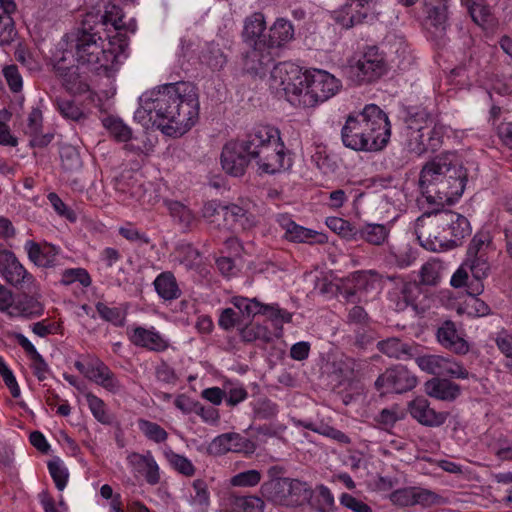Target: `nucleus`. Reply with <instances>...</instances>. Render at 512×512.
<instances>
[{"label": "nucleus", "instance_id": "obj_1", "mask_svg": "<svg viewBox=\"0 0 512 512\" xmlns=\"http://www.w3.org/2000/svg\"><path fill=\"white\" fill-rule=\"evenodd\" d=\"M141 106L134 118L150 128H172L171 124L191 128L199 118V95L197 87L186 81L167 83L140 97Z\"/></svg>", "mask_w": 512, "mask_h": 512}, {"label": "nucleus", "instance_id": "obj_2", "mask_svg": "<svg viewBox=\"0 0 512 512\" xmlns=\"http://www.w3.org/2000/svg\"><path fill=\"white\" fill-rule=\"evenodd\" d=\"M271 86L282 91L287 101L294 106L314 107L336 95L341 81L322 69L301 68L291 62H281L271 72Z\"/></svg>", "mask_w": 512, "mask_h": 512}, {"label": "nucleus", "instance_id": "obj_3", "mask_svg": "<svg viewBox=\"0 0 512 512\" xmlns=\"http://www.w3.org/2000/svg\"><path fill=\"white\" fill-rule=\"evenodd\" d=\"M467 171L455 153L446 152L427 162L421 169L419 189L428 204L443 208L463 194Z\"/></svg>", "mask_w": 512, "mask_h": 512}, {"label": "nucleus", "instance_id": "obj_4", "mask_svg": "<svg viewBox=\"0 0 512 512\" xmlns=\"http://www.w3.org/2000/svg\"><path fill=\"white\" fill-rule=\"evenodd\" d=\"M93 17L85 16L75 38L74 56L80 65L109 75L117 69L127 47V37L118 33L107 42L101 36L103 24L92 25Z\"/></svg>", "mask_w": 512, "mask_h": 512}, {"label": "nucleus", "instance_id": "obj_5", "mask_svg": "<svg viewBox=\"0 0 512 512\" xmlns=\"http://www.w3.org/2000/svg\"><path fill=\"white\" fill-rule=\"evenodd\" d=\"M252 139L254 159L262 173L275 174L292 166L280 130H253Z\"/></svg>", "mask_w": 512, "mask_h": 512}, {"label": "nucleus", "instance_id": "obj_6", "mask_svg": "<svg viewBox=\"0 0 512 512\" xmlns=\"http://www.w3.org/2000/svg\"><path fill=\"white\" fill-rule=\"evenodd\" d=\"M261 493L268 501L277 505L297 507L313 500L314 491L308 483L298 479L279 477L261 486Z\"/></svg>", "mask_w": 512, "mask_h": 512}, {"label": "nucleus", "instance_id": "obj_7", "mask_svg": "<svg viewBox=\"0 0 512 512\" xmlns=\"http://www.w3.org/2000/svg\"><path fill=\"white\" fill-rule=\"evenodd\" d=\"M253 131L244 139L227 142L221 152V166L223 170L233 176L241 177L246 173L248 166L254 159Z\"/></svg>", "mask_w": 512, "mask_h": 512}, {"label": "nucleus", "instance_id": "obj_8", "mask_svg": "<svg viewBox=\"0 0 512 512\" xmlns=\"http://www.w3.org/2000/svg\"><path fill=\"white\" fill-rule=\"evenodd\" d=\"M449 223L448 218L440 216V208L422 214L416 220L415 233L421 245L430 251L447 248V240L443 227Z\"/></svg>", "mask_w": 512, "mask_h": 512}, {"label": "nucleus", "instance_id": "obj_9", "mask_svg": "<svg viewBox=\"0 0 512 512\" xmlns=\"http://www.w3.org/2000/svg\"><path fill=\"white\" fill-rule=\"evenodd\" d=\"M386 71L383 54L376 46H369L349 66V74L357 84L370 83L379 79Z\"/></svg>", "mask_w": 512, "mask_h": 512}, {"label": "nucleus", "instance_id": "obj_10", "mask_svg": "<svg viewBox=\"0 0 512 512\" xmlns=\"http://www.w3.org/2000/svg\"><path fill=\"white\" fill-rule=\"evenodd\" d=\"M230 303L239 310V312L248 318L256 315H265L275 325L289 323L292 320V314L287 310L281 309L278 305H269L261 303L257 298H247L243 296H233Z\"/></svg>", "mask_w": 512, "mask_h": 512}, {"label": "nucleus", "instance_id": "obj_11", "mask_svg": "<svg viewBox=\"0 0 512 512\" xmlns=\"http://www.w3.org/2000/svg\"><path fill=\"white\" fill-rule=\"evenodd\" d=\"M222 214L227 225L242 230L253 229L259 223L257 205L250 199H239L237 203L223 206Z\"/></svg>", "mask_w": 512, "mask_h": 512}, {"label": "nucleus", "instance_id": "obj_12", "mask_svg": "<svg viewBox=\"0 0 512 512\" xmlns=\"http://www.w3.org/2000/svg\"><path fill=\"white\" fill-rule=\"evenodd\" d=\"M417 384V378L403 365H396L385 370L375 381L378 391L405 393Z\"/></svg>", "mask_w": 512, "mask_h": 512}, {"label": "nucleus", "instance_id": "obj_13", "mask_svg": "<svg viewBox=\"0 0 512 512\" xmlns=\"http://www.w3.org/2000/svg\"><path fill=\"white\" fill-rule=\"evenodd\" d=\"M343 144L355 151H379L383 149L391 136V130H384L374 136L375 130H341Z\"/></svg>", "mask_w": 512, "mask_h": 512}, {"label": "nucleus", "instance_id": "obj_14", "mask_svg": "<svg viewBox=\"0 0 512 512\" xmlns=\"http://www.w3.org/2000/svg\"><path fill=\"white\" fill-rule=\"evenodd\" d=\"M0 275L16 288L29 287L35 281L34 276L20 263L14 252L0 251Z\"/></svg>", "mask_w": 512, "mask_h": 512}, {"label": "nucleus", "instance_id": "obj_15", "mask_svg": "<svg viewBox=\"0 0 512 512\" xmlns=\"http://www.w3.org/2000/svg\"><path fill=\"white\" fill-rule=\"evenodd\" d=\"M331 17L343 29H351L377 20L375 12L365 6H358L354 0H346L344 5L332 12Z\"/></svg>", "mask_w": 512, "mask_h": 512}, {"label": "nucleus", "instance_id": "obj_16", "mask_svg": "<svg viewBox=\"0 0 512 512\" xmlns=\"http://www.w3.org/2000/svg\"><path fill=\"white\" fill-rule=\"evenodd\" d=\"M117 142H124V148L135 153L148 155L153 151L158 137L156 130H109Z\"/></svg>", "mask_w": 512, "mask_h": 512}, {"label": "nucleus", "instance_id": "obj_17", "mask_svg": "<svg viewBox=\"0 0 512 512\" xmlns=\"http://www.w3.org/2000/svg\"><path fill=\"white\" fill-rule=\"evenodd\" d=\"M448 0H426L424 26L430 36L440 39L445 35L447 28Z\"/></svg>", "mask_w": 512, "mask_h": 512}, {"label": "nucleus", "instance_id": "obj_18", "mask_svg": "<svg viewBox=\"0 0 512 512\" xmlns=\"http://www.w3.org/2000/svg\"><path fill=\"white\" fill-rule=\"evenodd\" d=\"M249 49L243 56V70L250 75L264 74L273 62L271 49L266 42L257 45H247Z\"/></svg>", "mask_w": 512, "mask_h": 512}, {"label": "nucleus", "instance_id": "obj_19", "mask_svg": "<svg viewBox=\"0 0 512 512\" xmlns=\"http://www.w3.org/2000/svg\"><path fill=\"white\" fill-rule=\"evenodd\" d=\"M130 342L149 351L163 352L169 347V341L154 327L135 326L127 332Z\"/></svg>", "mask_w": 512, "mask_h": 512}, {"label": "nucleus", "instance_id": "obj_20", "mask_svg": "<svg viewBox=\"0 0 512 512\" xmlns=\"http://www.w3.org/2000/svg\"><path fill=\"white\" fill-rule=\"evenodd\" d=\"M422 295L423 290L420 283L400 279L390 292V299L395 302V309L398 311L405 310L408 306L418 310L419 298Z\"/></svg>", "mask_w": 512, "mask_h": 512}, {"label": "nucleus", "instance_id": "obj_21", "mask_svg": "<svg viewBox=\"0 0 512 512\" xmlns=\"http://www.w3.org/2000/svg\"><path fill=\"white\" fill-rule=\"evenodd\" d=\"M115 189L124 196L123 200L131 199L141 201L146 193L145 181L142 172L123 171L115 181Z\"/></svg>", "mask_w": 512, "mask_h": 512}, {"label": "nucleus", "instance_id": "obj_22", "mask_svg": "<svg viewBox=\"0 0 512 512\" xmlns=\"http://www.w3.org/2000/svg\"><path fill=\"white\" fill-rule=\"evenodd\" d=\"M440 216L449 219V223L443 227L445 235L449 238L447 240V248L458 246L462 239L470 235V223L463 215L440 208Z\"/></svg>", "mask_w": 512, "mask_h": 512}, {"label": "nucleus", "instance_id": "obj_23", "mask_svg": "<svg viewBox=\"0 0 512 512\" xmlns=\"http://www.w3.org/2000/svg\"><path fill=\"white\" fill-rule=\"evenodd\" d=\"M408 409L415 420L427 427L441 426L448 417V413L439 412L432 408L429 401L424 397H417L412 400Z\"/></svg>", "mask_w": 512, "mask_h": 512}, {"label": "nucleus", "instance_id": "obj_24", "mask_svg": "<svg viewBox=\"0 0 512 512\" xmlns=\"http://www.w3.org/2000/svg\"><path fill=\"white\" fill-rule=\"evenodd\" d=\"M351 124L371 128H390L391 126L386 112L376 104H367L361 112L349 114L343 128H349Z\"/></svg>", "mask_w": 512, "mask_h": 512}, {"label": "nucleus", "instance_id": "obj_25", "mask_svg": "<svg viewBox=\"0 0 512 512\" xmlns=\"http://www.w3.org/2000/svg\"><path fill=\"white\" fill-rule=\"evenodd\" d=\"M442 144L443 130H412L409 135V149L417 155L435 152Z\"/></svg>", "mask_w": 512, "mask_h": 512}, {"label": "nucleus", "instance_id": "obj_26", "mask_svg": "<svg viewBox=\"0 0 512 512\" xmlns=\"http://www.w3.org/2000/svg\"><path fill=\"white\" fill-rule=\"evenodd\" d=\"M24 250L28 259L38 267L52 268L56 265L59 250L50 243L27 240L24 244Z\"/></svg>", "mask_w": 512, "mask_h": 512}, {"label": "nucleus", "instance_id": "obj_27", "mask_svg": "<svg viewBox=\"0 0 512 512\" xmlns=\"http://www.w3.org/2000/svg\"><path fill=\"white\" fill-rule=\"evenodd\" d=\"M128 464L138 473L142 474L149 485L160 482V468L151 451L145 454L132 452L127 456Z\"/></svg>", "mask_w": 512, "mask_h": 512}, {"label": "nucleus", "instance_id": "obj_28", "mask_svg": "<svg viewBox=\"0 0 512 512\" xmlns=\"http://www.w3.org/2000/svg\"><path fill=\"white\" fill-rule=\"evenodd\" d=\"M56 74L61 79L62 85L72 94H82L89 90L87 79L80 73L78 66H64L59 61L54 66Z\"/></svg>", "mask_w": 512, "mask_h": 512}, {"label": "nucleus", "instance_id": "obj_29", "mask_svg": "<svg viewBox=\"0 0 512 512\" xmlns=\"http://www.w3.org/2000/svg\"><path fill=\"white\" fill-rule=\"evenodd\" d=\"M437 340L445 348L464 355L469 351L468 342L458 334L454 322L447 320L437 329Z\"/></svg>", "mask_w": 512, "mask_h": 512}, {"label": "nucleus", "instance_id": "obj_30", "mask_svg": "<svg viewBox=\"0 0 512 512\" xmlns=\"http://www.w3.org/2000/svg\"><path fill=\"white\" fill-rule=\"evenodd\" d=\"M377 349L384 355L397 360H409L417 355L418 345L409 344L391 337L377 343Z\"/></svg>", "mask_w": 512, "mask_h": 512}, {"label": "nucleus", "instance_id": "obj_31", "mask_svg": "<svg viewBox=\"0 0 512 512\" xmlns=\"http://www.w3.org/2000/svg\"><path fill=\"white\" fill-rule=\"evenodd\" d=\"M390 228L384 224L365 223L354 231L353 240H362L374 246L383 245L389 237Z\"/></svg>", "mask_w": 512, "mask_h": 512}, {"label": "nucleus", "instance_id": "obj_32", "mask_svg": "<svg viewBox=\"0 0 512 512\" xmlns=\"http://www.w3.org/2000/svg\"><path fill=\"white\" fill-rule=\"evenodd\" d=\"M347 285L344 286L342 295L348 302H356L362 300V293L368 291L373 287L369 275L365 271L353 272L347 280Z\"/></svg>", "mask_w": 512, "mask_h": 512}, {"label": "nucleus", "instance_id": "obj_33", "mask_svg": "<svg viewBox=\"0 0 512 512\" xmlns=\"http://www.w3.org/2000/svg\"><path fill=\"white\" fill-rule=\"evenodd\" d=\"M89 380L100 385L109 392L116 393L120 390L121 385L115 374L100 359L95 358L93 367L90 369Z\"/></svg>", "mask_w": 512, "mask_h": 512}, {"label": "nucleus", "instance_id": "obj_34", "mask_svg": "<svg viewBox=\"0 0 512 512\" xmlns=\"http://www.w3.org/2000/svg\"><path fill=\"white\" fill-rule=\"evenodd\" d=\"M16 10L13 0H0V45L10 44L16 36L12 13Z\"/></svg>", "mask_w": 512, "mask_h": 512}, {"label": "nucleus", "instance_id": "obj_35", "mask_svg": "<svg viewBox=\"0 0 512 512\" xmlns=\"http://www.w3.org/2000/svg\"><path fill=\"white\" fill-rule=\"evenodd\" d=\"M266 29V20L261 12H255L244 21L242 32L243 41L246 45H257L258 42H266L262 37Z\"/></svg>", "mask_w": 512, "mask_h": 512}, {"label": "nucleus", "instance_id": "obj_36", "mask_svg": "<svg viewBox=\"0 0 512 512\" xmlns=\"http://www.w3.org/2000/svg\"><path fill=\"white\" fill-rule=\"evenodd\" d=\"M367 366L366 361L344 357L334 363V372L341 378V381L350 383L360 380Z\"/></svg>", "mask_w": 512, "mask_h": 512}, {"label": "nucleus", "instance_id": "obj_37", "mask_svg": "<svg viewBox=\"0 0 512 512\" xmlns=\"http://www.w3.org/2000/svg\"><path fill=\"white\" fill-rule=\"evenodd\" d=\"M429 396L439 400L453 401L460 395V386L447 379L434 378L425 384Z\"/></svg>", "mask_w": 512, "mask_h": 512}, {"label": "nucleus", "instance_id": "obj_38", "mask_svg": "<svg viewBox=\"0 0 512 512\" xmlns=\"http://www.w3.org/2000/svg\"><path fill=\"white\" fill-rule=\"evenodd\" d=\"M294 37V27L292 23L284 18H278L269 30V38L266 41L267 46L272 48L281 47Z\"/></svg>", "mask_w": 512, "mask_h": 512}, {"label": "nucleus", "instance_id": "obj_39", "mask_svg": "<svg viewBox=\"0 0 512 512\" xmlns=\"http://www.w3.org/2000/svg\"><path fill=\"white\" fill-rule=\"evenodd\" d=\"M243 438L238 433H224L215 437L208 446V452L214 455H223L227 452L242 450Z\"/></svg>", "mask_w": 512, "mask_h": 512}, {"label": "nucleus", "instance_id": "obj_40", "mask_svg": "<svg viewBox=\"0 0 512 512\" xmlns=\"http://www.w3.org/2000/svg\"><path fill=\"white\" fill-rule=\"evenodd\" d=\"M85 16H92L93 22L92 25H96L97 23L103 24V31L106 30L108 24H110L114 30L118 33H122L121 31L125 29V24L123 22L124 14L122 9L114 4H110L106 7L104 14H93L88 13Z\"/></svg>", "mask_w": 512, "mask_h": 512}, {"label": "nucleus", "instance_id": "obj_41", "mask_svg": "<svg viewBox=\"0 0 512 512\" xmlns=\"http://www.w3.org/2000/svg\"><path fill=\"white\" fill-rule=\"evenodd\" d=\"M153 284L157 294L164 300L177 299L181 295L176 278L170 271L160 273Z\"/></svg>", "mask_w": 512, "mask_h": 512}, {"label": "nucleus", "instance_id": "obj_42", "mask_svg": "<svg viewBox=\"0 0 512 512\" xmlns=\"http://www.w3.org/2000/svg\"><path fill=\"white\" fill-rule=\"evenodd\" d=\"M464 263L468 267L473 278L477 281L476 288H474L473 291L479 293L483 288L481 280L486 278L490 271L488 256L486 254L467 256Z\"/></svg>", "mask_w": 512, "mask_h": 512}, {"label": "nucleus", "instance_id": "obj_43", "mask_svg": "<svg viewBox=\"0 0 512 512\" xmlns=\"http://www.w3.org/2000/svg\"><path fill=\"white\" fill-rule=\"evenodd\" d=\"M230 512H263L264 501L257 496H236L229 498Z\"/></svg>", "mask_w": 512, "mask_h": 512}, {"label": "nucleus", "instance_id": "obj_44", "mask_svg": "<svg viewBox=\"0 0 512 512\" xmlns=\"http://www.w3.org/2000/svg\"><path fill=\"white\" fill-rule=\"evenodd\" d=\"M43 310V305L36 298L25 295L13 305L9 315L31 318L42 315Z\"/></svg>", "mask_w": 512, "mask_h": 512}, {"label": "nucleus", "instance_id": "obj_45", "mask_svg": "<svg viewBox=\"0 0 512 512\" xmlns=\"http://www.w3.org/2000/svg\"><path fill=\"white\" fill-rule=\"evenodd\" d=\"M167 208L170 215L183 228H191L196 222V216L193 211L179 201H168Z\"/></svg>", "mask_w": 512, "mask_h": 512}, {"label": "nucleus", "instance_id": "obj_46", "mask_svg": "<svg viewBox=\"0 0 512 512\" xmlns=\"http://www.w3.org/2000/svg\"><path fill=\"white\" fill-rule=\"evenodd\" d=\"M164 457L175 471L186 476L192 477L196 473L193 463L185 456L174 452L172 449L164 451Z\"/></svg>", "mask_w": 512, "mask_h": 512}, {"label": "nucleus", "instance_id": "obj_47", "mask_svg": "<svg viewBox=\"0 0 512 512\" xmlns=\"http://www.w3.org/2000/svg\"><path fill=\"white\" fill-rule=\"evenodd\" d=\"M176 258L186 269H195L201 264V254L192 244L182 243L176 249Z\"/></svg>", "mask_w": 512, "mask_h": 512}, {"label": "nucleus", "instance_id": "obj_48", "mask_svg": "<svg viewBox=\"0 0 512 512\" xmlns=\"http://www.w3.org/2000/svg\"><path fill=\"white\" fill-rule=\"evenodd\" d=\"M241 339L244 342L261 341L269 343L272 340L271 331L264 325L257 323H250L240 330Z\"/></svg>", "mask_w": 512, "mask_h": 512}, {"label": "nucleus", "instance_id": "obj_49", "mask_svg": "<svg viewBox=\"0 0 512 512\" xmlns=\"http://www.w3.org/2000/svg\"><path fill=\"white\" fill-rule=\"evenodd\" d=\"M318 237H322V234L295 223L291 230H289V233L286 235L285 239L294 243H322L323 240L317 239Z\"/></svg>", "mask_w": 512, "mask_h": 512}, {"label": "nucleus", "instance_id": "obj_50", "mask_svg": "<svg viewBox=\"0 0 512 512\" xmlns=\"http://www.w3.org/2000/svg\"><path fill=\"white\" fill-rule=\"evenodd\" d=\"M139 430L150 441L163 443L168 439L167 431L159 424L140 418L137 421Z\"/></svg>", "mask_w": 512, "mask_h": 512}, {"label": "nucleus", "instance_id": "obj_51", "mask_svg": "<svg viewBox=\"0 0 512 512\" xmlns=\"http://www.w3.org/2000/svg\"><path fill=\"white\" fill-rule=\"evenodd\" d=\"M442 264L440 261L432 259L426 262L420 270V284L434 286L441 278Z\"/></svg>", "mask_w": 512, "mask_h": 512}, {"label": "nucleus", "instance_id": "obj_52", "mask_svg": "<svg viewBox=\"0 0 512 512\" xmlns=\"http://www.w3.org/2000/svg\"><path fill=\"white\" fill-rule=\"evenodd\" d=\"M472 20L479 26L484 27L492 21V13L490 7L484 0H474L468 7Z\"/></svg>", "mask_w": 512, "mask_h": 512}, {"label": "nucleus", "instance_id": "obj_53", "mask_svg": "<svg viewBox=\"0 0 512 512\" xmlns=\"http://www.w3.org/2000/svg\"><path fill=\"white\" fill-rule=\"evenodd\" d=\"M75 282L80 283L83 287H89L92 279L88 271L84 268H69L62 273L60 283L64 286L71 285Z\"/></svg>", "mask_w": 512, "mask_h": 512}, {"label": "nucleus", "instance_id": "obj_54", "mask_svg": "<svg viewBox=\"0 0 512 512\" xmlns=\"http://www.w3.org/2000/svg\"><path fill=\"white\" fill-rule=\"evenodd\" d=\"M309 503L319 512H333L334 497L328 487L319 485L314 501Z\"/></svg>", "mask_w": 512, "mask_h": 512}, {"label": "nucleus", "instance_id": "obj_55", "mask_svg": "<svg viewBox=\"0 0 512 512\" xmlns=\"http://www.w3.org/2000/svg\"><path fill=\"white\" fill-rule=\"evenodd\" d=\"M85 398L92 415L102 424H109L110 417L106 412L104 401L91 392L85 394Z\"/></svg>", "mask_w": 512, "mask_h": 512}, {"label": "nucleus", "instance_id": "obj_56", "mask_svg": "<svg viewBox=\"0 0 512 512\" xmlns=\"http://www.w3.org/2000/svg\"><path fill=\"white\" fill-rule=\"evenodd\" d=\"M413 489L414 506L421 505L423 507H431L444 502L443 497L432 490L421 487H413Z\"/></svg>", "mask_w": 512, "mask_h": 512}, {"label": "nucleus", "instance_id": "obj_57", "mask_svg": "<svg viewBox=\"0 0 512 512\" xmlns=\"http://www.w3.org/2000/svg\"><path fill=\"white\" fill-rule=\"evenodd\" d=\"M311 160L324 174L334 172L337 167L336 162L327 154L326 148L322 145L316 146V150L311 156Z\"/></svg>", "mask_w": 512, "mask_h": 512}, {"label": "nucleus", "instance_id": "obj_58", "mask_svg": "<svg viewBox=\"0 0 512 512\" xmlns=\"http://www.w3.org/2000/svg\"><path fill=\"white\" fill-rule=\"evenodd\" d=\"M96 310L103 320L112 323L116 327L124 326L125 314L122 313L119 308H111L102 302H98L96 304Z\"/></svg>", "mask_w": 512, "mask_h": 512}, {"label": "nucleus", "instance_id": "obj_59", "mask_svg": "<svg viewBox=\"0 0 512 512\" xmlns=\"http://www.w3.org/2000/svg\"><path fill=\"white\" fill-rule=\"evenodd\" d=\"M415 361L419 368L427 373L433 375H439L441 373V367L443 363V356L440 355H416Z\"/></svg>", "mask_w": 512, "mask_h": 512}, {"label": "nucleus", "instance_id": "obj_60", "mask_svg": "<svg viewBox=\"0 0 512 512\" xmlns=\"http://www.w3.org/2000/svg\"><path fill=\"white\" fill-rule=\"evenodd\" d=\"M440 376H449L456 379H467L469 371L459 362L443 357Z\"/></svg>", "mask_w": 512, "mask_h": 512}, {"label": "nucleus", "instance_id": "obj_61", "mask_svg": "<svg viewBox=\"0 0 512 512\" xmlns=\"http://www.w3.org/2000/svg\"><path fill=\"white\" fill-rule=\"evenodd\" d=\"M62 168L66 171H75L81 167L78 151L73 146H65L60 151Z\"/></svg>", "mask_w": 512, "mask_h": 512}, {"label": "nucleus", "instance_id": "obj_62", "mask_svg": "<svg viewBox=\"0 0 512 512\" xmlns=\"http://www.w3.org/2000/svg\"><path fill=\"white\" fill-rule=\"evenodd\" d=\"M261 473L258 470H247L234 475L230 484L234 487H254L259 484Z\"/></svg>", "mask_w": 512, "mask_h": 512}, {"label": "nucleus", "instance_id": "obj_63", "mask_svg": "<svg viewBox=\"0 0 512 512\" xmlns=\"http://www.w3.org/2000/svg\"><path fill=\"white\" fill-rule=\"evenodd\" d=\"M490 245L491 238L488 233H477L469 244L467 256H476L481 254L487 255Z\"/></svg>", "mask_w": 512, "mask_h": 512}, {"label": "nucleus", "instance_id": "obj_64", "mask_svg": "<svg viewBox=\"0 0 512 512\" xmlns=\"http://www.w3.org/2000/svg\"><path fill=\"white\" fill-rule=\"evenodd\" d=\"M326 225L340 236L353 240V234L356 228L352 227L348 221L340 217H328L326 219Z\"/></svg>", "mask_w": 512, "mask_h": 512}]
</instances>
